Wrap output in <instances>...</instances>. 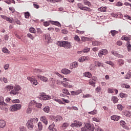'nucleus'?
Wrapping results in <instances>:
<instances>
[{
    "instance_id": "f257e3e1",
    "label": "nucleus",
    "mask_w": 131,
    "mask_h": 131,
    "mask_svg": "<svg viewBox=\"0 0 131 131\" xmlns=\"http://www.w3.org/2000/svg\"><path fill=\"white\" fill-rule=\"evenodd\" d=\"M57 44L59 47H62V48H64V49H71L72 48L71 42L67 41H58Z\"/></svg>"
},
{
    "instance_id": "f03ea898",
    "label": "nucleus",
    "mask_w": 131,
    "mask_h": 131,
    "mask_svg": "<svg viewBox=\"0 0 131 131\" xmlns=\"http://www.w3.org/2000/svg\"><path fill=\"white\" fill-rule=\"evenodd\" d=\"M81 131H94L95 129L94 127H92V125L90 124L87 123L86 124L84 127H82L81 129Z\"/></svg>"
},
{
    "instance_id": "7ed1b4c3",
    "label": "nucleus",
    "mask_w": 131,
    "mask_h": 131,
    "mask_svg": "<svg viewBox=\"0 0 131 131\" xmlns=\"http://www.w3.org/2000/svg\"><path fill=\"white\" fill-rule=\"evenodd\" d=\"M21 105L20 104H15L10 107V110L12 112H15V111H18L21 109Z\"/></svg>"
},
{
    "instance_id": "20e7f679",
    "label": "nucleus",
    "mask_w": 131,
    "mask_h": 131,
    "mask_svg": "<svg viewBox=\"0 0 131 131\" xmlns=\"http://www.w3.org/2000/svg\"><path fill=\"white\" fill-rule=\"evenodd\" d=\"M108 54V50L107 49H101L98 52V57L99 58H103V55H107Z\"/></svg>"
},
{
    "instance_id": "39448f33",
    "label": "nucleus",
    "mask_w": 131,
    "mask_h": 131,
    "mask_svg": "<svg viewBox=\"0 0 131 131\" xmlns=\"http://www.w3.org/2000/svg\"><path fill=\"white\" fill-rule=\"evenodd\" d=\"M40 100H43V101H47V100H51V96L47 95L46 94H41L39 96Z\"/></svg>"
},
{
    "instance_id": "423d86ee",
    "label": "nucleus",
    "mask_w": 131,
    "mask_h": 131,
    "mask_svg": "<svg viewBox=\"0 0 131 131\" xmlns=\"http://www.w3.org/2000/svg\"><path fill=\"white\" fill-rule=\"evenodd\" d=\"M78 7L83 11H87L88 12H91V11L90 8L83 7V5L81 4H78Z\"/></svg>"
},
{
    "instance_id": "0eeeda50",
    "label": "nucleus",
    "mask_w": 131,
    "mask_h": 131,
    "mask_svg": "<svg viewBox=\"0 0 131 131\" xmlns=\"http://www.w3.org/2000/svg\"><path fill=\"white\" fill-rule=\"evenodd\" d=\"M120 125L123 128L127 129V130H128L129 129V127H128V126L126 125V123H125V121L123 120H121L120 121Z\"/></svg>"
},
{
    "instance_id": "6e6552de",
    "label": "nucleus",
    "mask_w": 131,
    "mask_h": 131,
    "mask_svg": "<svg viewBox=\"0 0 131 131\" xmlns=\"http://www.w3.org/2000/svg\"><path fill=\"white\" fill-rule=\"evenodd\" d=\"M82 125V123L79 122V121H75L74 123H73L71 126L72 127H79L80 126H81Z\"/></svg>"
},
{
    "instance_id": "1a4fd4ad",
    "label": "nucleus",
    "mask_w": 131,
    "mask_h": 131,
    "mask_svg": "<svg viewBox=\"0 0 131 131\" xmlns=\"http://www.w3.org/2000/svg\"><path fill=\"white\" fill-rule=\"evenodd\" d=\"M38 78L40 79L41 81H43V82H48L49 81V79L47 78L46 77H45L43 76H41L40 75H37Z\"/></svg>"
},
{
    "instance_id": "9d476101",
    "label": "nucleus",
    "mask_w": 131,
    "mask_h": 131,
    "mask_svg": "<svg viewBox=\"0 0 131 131\" xmlns=\"http://www.w3.org/2000/svg\"><path fill=\"white\" fill-rule=\"evenodd\" d=\"M27 127L29 129H32L33 128L34 125L33 123L32 122L31 120H29L27 123Z\"/></svg>"
},
{
    "instance_id": "9b49d317",
    "label": "nucleus",
    "mask_w": 131,
    "mask_h": 131,
    "mask_svg": "<svg viewBox=\"0 0 131 131\" xmlns=\"http://www.w3.org/2000/svg\"><path fill=\"white\" fill-rule=\"evenodd\" d=\"M89 59H90V58L88 56H81L79 58L78 61L80 62V63H82L85 61H89Z\"/></svg>"
},
{
    "instance_id": "f8f14e48",
    "label": "nucleus",
    "mask_w": 131,
    "mask_h": 131,
    "mask_svg": "<svg viewBox=\"0 0 131 131\" xmlns=\"http://www.w3.org/2000/svg\"><path fill=\"white\" fill-rule=\"evenodd\" d=\"M27 79L28 80H29L30 82H32L34 85H37V80H35V79H33L31 77H28Z\"/></svg>"
},
{
    "instance_id": "ddd939ff",
    "label": "nucleus",
    "mask_w": 131,
    "mask_h": 131,
    "mask_svg": "<svg viewBox=\"0 0 131 131\" xmlns=\"http://www.w3.org/2000/svg\"><path fill=\"white\" fill-rule=\"evenodd\" d=\"M44 36L45 37V41L49 43V42L51 41V36L50 35V34L49 33L46 34L44 35Z\"/></svg>"
},
{
    "instance_id": "4468645a",
    "label": "nucleus",
    "mask_w": 131,
    "mask_h": 131,
    "mask_svg": "<svg viewBox=\"0 0 131 131\" xmlns=\"http://www.w3.org/2000/svg\"><path fill=\"white\" fill-rule=\"evenodd\" d=\"M40 121L43 122V123L45 124V125H48V119L45 116H42L40 118Z\"/></svg>"
},
{
    "instance_id": "2eb2a0df",
    "label": "nucleus",
    "mask_w": 131,
    "mask_h": 131,
    "mask_svg": "<svg viewBox=\"0 0 131 131\" xmlns=\"http://www.w3.org/2000/svg\"><path fill=\"white\" fill-rule=\"evenodd\" d=\"M61 72L62 74H70L71 73V71L68 70V69H63L61 70Z\"/></svg>"
},
{
    "instance_id": "dca6fc26",
    "label": "nucleus",
    "mask_w": 131,
    "mask_h": 131,
    "mask_svg": "<svg viewBox=\"0 0 131 131\" xmlns=\"http://www.w3.org/2000/svg\"><path fill=\"white\" fill-rule=\"evenodd\" d=\"M71 69H73V68H77L78 67V62L74 61L71 64Z\"/></svg>"
},
{
    "instance_id": "f3484780",
    "label": "nucleus",
    "mask_w": 131,
    "mask_h": 131,
    "mask_svg": "<svg viewBox=\"0 0 131 131\" xmlns=\"http://www.w3.org/2000/svg\"><path fill=\"white\" fill-rule=\"evenodd\" d=\"M111 119H112V120H114V121H118V120L120 119V116L114 115L111 117Z\"/></svg>"
},
{
    "instance_id": "a211bd4d",
    "label": "nucleus",
    "mask_w": 131,
    "mask_h": 131,
    "mask_svg": "<svg viewBox=\"0 0 131 131\" xmlns=\"http://www.w3.org/2000/svg\"><path fill=\"white\" fill-rule=\"evenodd\" d=\"M7 104H6L4 102H3L2 104L0 105V109L1 110H7V109H8V108H7Z\"/></svg>"
},
{
    "instance_id": "6ab92c4d",
    "label": "nucleus",
    "mask_w": 131,
    "mask_h": 131,
    "mask_svg": "<svg viewBox=\"0 0 131 131\" xmlns=\"http://www.w3.org/2000/svg\"><path fill=\"white\" fill-rule=\"evenodd\" d=\"M94 64L96 67H101H101H103V63L98 61H95Z\"/></svg>"
},
{
    "instance_id": "aec40b11",
    "label": "nucleus",
    "mask_w": 131,
    "mask_h": 131,
    "mask_svg": "<svg viewBox=\"0 0 131 131\" xmlns=\"http://www.w3.org/2000/svg\"><path fill=\"white\" fill-rule=\"evenodd\" d=\"M6 126V122L4 120H0V127L3 128Z\"/></svg>"
},
{
    "instance_id": "412c9836",
    "label": "nucleus",
    "mask_w": 131,
    "mask_h": 131,
    "mask_svg": "<svg viewBox=\"0 0 131 131\" xmlns=\"http://www.w3.org/2000/svg\"><path fill=\"white\" fill-rule=\"evenodd\" d=\"M122 40H126V41H129L130 40V37H127L126 36H123L121 37Z\"/></svg>"
},
{
    "instance_id": "4be33fe9",
    "label": "nucleus",
    "mask_w": 131,
    "mask_h": 131,
    "mask_svg": "<svg viewBox=\"0 0 131 131\" xmlns=\"http://www.w3.org/2000/svg\"><path fill=\"white\" fill-rule=\"evenodd\" d=\"M63 94H65L66 95H67L68 96H70V93H69V91H68V90L66 89H63L62 91Z\"/></svg>"
},
{
    "instance_id": "5701e85b",
    "label": "nucleus",
    "mask_w": 131,
    "mask_h": 131,
    "mask_svg": "<svg viewBox=\"0 0 131 131\" xmlns=\"http://www.w3.org/2000/svg\"><path fill=\"white\" fill-rule=\"evenodd\" d=\"M89 82L90 85H92V86H95V84H96V82H94L93 79H90L89 81Z\"/></svg>"
},
{
    "instance_id": "b1692460",
    "label": "nucleus",
    "mask_w": 131,
    "mask_h": 131,
    "mask_svg": "<svg viewBox=\"0 0 131 131\" xmlns=\"http://www.w3.org/2000/svg\"><path fill=\"white\" fill-rule=\"evenodd\" d=\"M61 120H63V117L61 116H57L55 118V121L57 122V121H61Z\"/></svg>"
},
{
    "instance_id": "393cba45",
    "label": "nucleus",
    "mask_w": 131,
    "mask_h": 131,
    "mask_svg": "<svg viewBox=\"0 0 131 131\" xmlns=\"http://www.w3.org/2000/svg\"><path fill=\"white\" fill-rule=\"evenodd\" d=\"M120 97L121 99H124V98H127V94L121 93L120 94Z\"/></svg>"
},
{
    "instance_id": "a878e982",
    "label": "nucleus",
    "mask_w": 131,
    "mask_h": 131,
    "mask_svg": "<svg viewBox=\"0 0 131 131\" xmlns=\"http://www.w3.org/2000/svg\"><path fill=\"white\" fill-rule=\"evenodd\" d=\"M84 75L85 77H88L89 78H91V77H92V74L90 72L85 73Z\"/></svg>"
},
{
    "instance_id": "bb28decb",
    "label": "nucleus",
    "mask_w": 131,
    "mask_h": 131,
    "mask_svg": "<svg viewBox=\"0 0 131 131\" xmlns=\"http://www.w3.org/2000/svg\"><path fill=\"white\" fill-rule=\"evenodd\" d=\"M30 120L32 121V122H34V123H37L38 121V119H37V118H34L30 119Z\"/></svg>"
},
{
    "instance_id": "cd10ccee",
    "label": "nucleus",
    "mask_w": 131,
    "mask_h": 131,
    "mask_svg": "<svg viewBox=\"0 0 131 131\" xmlns=\"http://www.w3.org/2000/svg\"><path fill=\"white\" fill-rule=\"evenodd\" d=\"M43 111L45 112L46 113H49L50 112V107L48 106H46L43 108Z\"/></svg>"
},
{
    "instance_id": "c85d7f7f",
    "label": "nucleus",
    "mask_w": 131,
    "mask_h": 131,
    "mask_svg": "<svg viewBox=\"0 0 131 131\" xmlns=\"http://www.w3.org/2000/svg\"><path fill=\"white\" fill-rule=\"evenodd\" d=\"M118 63L120 66H122L124 64V60L122 59H119Z\"/></svg>"
},
{
    "instance_id": "c756f323",
    "label": "nucleus",
    "mask_w": 131,
    "mask_h": 131,
    "mask_svg": "<svg viewBox=\"0 0 131 131\" xmlns=\"http://www.w3.org/2000/svg\"><path fill=\"white\" fill-rule=\"evenodd\" d=\"M38 129L39 130H42V123H41V122H39L38 123Z\"/></svg>"
},
{
    "instance_id": "7c9ffc66",
    "label": "nucleus",
    "mask_w": 131,
    "mask_h": 131,
    "mask_svg": "<svg viewBox=\"0 0 131 131\" xmlns=\"http://www.w3.org/2000/svg\"><path fill=\"white\" fill-rule=\"evenodd\" d=\"M55 123H53L52 124H51L50 125H49L48 128L49 129H50V130H52L53 129L55 128Z\"/></svg>"
},
{
    "instance_id": "2f4dec72",
    "label": "nucleus",
    "mask_w": 131,
    "mask_h": 131,
    "mask_svg": "<svg viewBox=\"0 0 131 131\" xmlns=\"http://www.w3.org/2000/svg\"><path fill=\"white\" fill-rule=\"evenodd\" d=\"M54 101L55 102H57V103H59V104H60V105H63V102H62V100H61V99H59L58 98L57 99H54Z\"/></svg>"
},
{
    "instance_id": "473e14b6",
    "label": "nucleus",
    "mask_w": 131,
    "mask_h": 131,
    "mask_svg": "<svg viewBox=\"0 0 131 131\" xmlns=\"http://www.w3.org/2000/svg\"><path fill=\"white\" fill-rule=\"evenodd\" d=\"M98 11H99V12H106V8L101 7L98 8Z\"/></svg>"
},
{
    "instance_id": "72a5a7b5",
    "label": "nucleus",
    "mask_w": 131,
    "mask_h": 131,
    "mask_svg": "<svg viewBox=\"0 0 131 131\" xmlns=\"http://www.w3.org/2000/svg\"><path fill=\"white\" fill-rule=\"evenodd\" d=\"M112 100V101H113L114 104H115V103H117V102H118V98L115 96L113 97Z\"/></svg>"
},
{
    "instance_id": "f704fd0d",
    "label": "nucleus",
    "mask_w": 131,
    "mask_h": 131,
    "mask_svg": "<svg viewBox=\"0 0 131 131\" xmlns=\"http://www.w3.org/2000/svg\"><path fill=\"white\" fill-rule=\"evenodd\" d=\"M117 107L118 110H119L120 111H122V110H123V106H122V105L121 104H118L117 105Z\"/></svg>"
},
{
    "instance_id": "c9c22d12",
    "label": "nucleus",
    "mask_w": 131,
    "mask_h": 131,
    "mask_svg": "<svg viewBox=\"0 0 131 131\" xmlns=\"http://www.w3.org/2000/svg\"><path fill=\"white\" fill-rule=\"evenodd\" d=\"M69 124H68V123H64L62 125V127L63 129H66V128H67L68 126H69Z\"/></svg>"
},
{
    "instance_id": "e433bc0d",
    "label": "nucleus",
    "mask_w": 131,
    "mask_h": 131,
    "mask_svg": "<svg viewBox=\"0 0 131 131\" xmlns=\"http://www.w3.org/2000/svg\"><path fill=\"white\" fill-rule=\"evenodd\" d=\"M90 48L85 47L84 49L82 50V52L83 53H89V52H90Z\"/></svg>"
},
{
    "instance_id": "4c0bfd02",
    "label": "nucleus",
    "mask_w": 131,
    "mask_h": 131,
    "mask_svg": "<svg viewBox=\"0 0 131 131\" xmlns=\"http://www.w3.org/2000/svg\"><path fill=\"white\" fill-rule=\"evenodd\" d=\"M69 82L67 81H63L62 83V85L64 88H68Z\"/></svg>"
},
{
    "instance_id": "58836bf2",
    "label": "nucleus",
    "mask_w": 131,
    "mask_h": 131,
    "mask_svg": "<svg viewBox=\"0 0 131 131\" xmlns=\"http://www.w3.org/2000/svg\"><path fill=\"white\" fill-rule=\"evenodd\" d=\"M49 22H52V24L54 25H56V26H61V24L58 21H52L51 20L49 21Z\"/></svg>"
},
{
    "instance_id": "ea45409f",
    "label": "nucleus",
    "mask_w": 131,
    "mask_h": 131,
    "mask_svg": "<svg viewBox=\"0 0 131 131\" xmlns=\"http://www.w3.org/2000/svg\"><path fill=\"white\" fill-rule=\"evenodd\" d=\"M111 33L113 36H115L116 34H117V33H118V31L115 30H112L111 31Z\"/></svg>"
},
{
    "instance_id": "a19ab883",
    "label": "nucleus",
    "mask_w": 131,
    "mask_h": 131,
    "mask_svg": "<svg viewBox=\"0 0 131 131\" xmlns=\"http://www.w3.org/2000/svg\"><path fill=\"white\" fill-rule=\"evenodd\" d=\"M10 93V95H17L18 94V92L15 89L11 91Z\"/></svg>"
},
{
    "instance_id": "79ce46f5",
    "label": "nucleus",
    "mask_w": 131,
    "mask_h": 131,
    "mask_svg": "<svg viewBox=\"0 0 131 131\" xmlns=\"http://www.w3.org/2000/svg\"><path fill=\"white\" fill-rule=\"evenodd\" d=\"M29 31H30V32H31V33H35V32H36L35 29H34V28H33V27H31L29 29Z\"/></svg>"
},
{
    "instance_id": "37998d69",
    "label": "nucleus",
    "mask_w": 131,
    "mask_h": 131,
    "mask_svg": "<svg viewBox=\"0 0 131 131\" xmlns=\"http://www.w3.org/2000/svg\"><path fill=\"white\" fill-rule=\"evenodd\" d=\"M14 89L18 92L19 91H21V87L19 85H15L14 86Z\"/></svg>"
},
{
    "instance_id": "c03bdc74",
    "label": "nucleus",
    "mask_w": 131,
    "mask_h": 131,
    "mask_svg": "<svg viewBox=\"0 0 131 131\" xmlns=\"http://www.w3.org/2000/svg\"><path fill=\"white\" fill-rule=\"evenodd\" d=\"M88 113H89V114H91L92 115H95L97 114V113H98V112H97V110H95L93 111L89 112Z\"/></svg>"
},
{
    "instance_id": "a18cd8bd",
    "label": "nucleus",
    "mask_w": 131,
    "mask_h": 131,
    "mask_svg": "<svg viewBox=\"0 0 131 131\" xmlns=\"http://www.w3.org/2000/svg\"><path fill=\"white\" fill-rule=\"evenodd\" d=\"M124 115L125 116H127L128 117H129L130 116H131V113H129L128 111H126L125 112H124Z\"/></svg>"
},
{
    "instance_id": "49530a36",
    "label": "nucleus",
    "mask_w": 131,
    "mask_h": 131,
    "mask_svg": "<svg viewBox=\"0 0 131 131\" xmlns=\"http://www.w3.org/2000/svg\"><path fill=\"white\" fill-rule=\"evenodd\" d=\"M127 47L128 52H130L131 45L129 43V41H127Z\"/></svg>"
},
{
    "instance_id": "de8ad7c7",
    "label": "nucleus",
    "mask_w": 131,
    "mask_h": 131,
    "mask_svg": "<svg viewBox=\"0 0 131 131\" xmlns=\"http://www.w3.org/2000/svg\"><path fill=\"white\" fill-rule=\"evenodd\" d=\"M83 3L84 5H87V6H91V2H89L88 0H83Z\"/></svg>"
},
{
    "instance_id": "09e8293b",
    "label": "nucleus",
    "mask_w": 131,
    "mask_h": 131,
    "mask_svg": "<svg viewBox=\"0 0 131 131\" xmlns=\"http://www.w3.org/2000/svg\"><path fill=\"white\" fill-rule=\"evenodd\" d=\"M93 120L94 121H96V122H100L101 121V120H100L99 118H96V117H94L93 118Z\"/></svg>"
},
{
    "instance_id": "8fccbe9b",
    "label": "nucleus",
    "mask_w": 131,
    "mask_h": 131,
    "mask_svg": "<svg viewBox=\"0 0 131 131\" xmlns=\"http://www.w3.org/2000/svg\"><path fill=\"white\" fill-rule=\"evenodd\" d=\"M105 63L106 64H108L109 65H111V66H112V67H114V63H113V62H112V61H105Z\"/></svg>"
},
{
    "instance_id": "3c124183",
    "label": "nucleus",
    "mask_w": 131,
    "mask_h": 131,
    "mask_svg": "<svg viewBox=\"0 0 131 131\" xmlns=\"http://www.w3.org/2000/svg\"><path fill=\"white\" fill-rule=\"evenodd\" d=\"M30 16V14H29V12H26L25 13V18H26V19H28V18H29Z\"/></svg>"
},
{
    "instance_id": "603ef678",
    "label": "nucleus",
    "mask_w": 131,
    "mask_h": 131,
    "mask_svg": "<svg viewBox=\"0 0 131 131\" xmlns=\"http://www.w3.org/2000/svg\"><path fill=\"white\" fill-rule=\"evenodd\" d=\"M27 36L28 37H29V38H30V39H32V40H33L34 37H33V36L32 35H31V34L29 33L27 34Z\"/></svg>"
},
{
    "instance_id": "864d4df0",
    "label": "nucleus",
    "mask_w": 131,
    "mask_h": 131,
    "mask_svg": "<svg viewBox=\"0 0 131 131\" xmlns=\"http://www.w3.org/2000/svg\"><path fill=\"white\" fill-rule=\"evenodd\" d=\"M95 131H102V129L101 127H99V126H95Z\"/></svg>"
},
{
    "instance_id": "5fc2aeb1",
    "label": "nucleus",
    "mask_w": 131,
    "mask_h": 131,
    "mask_svg": "<svg viewBox=\"0 0 131 131\" xmlns=\"http://www.w3.org/2000/svg\"><path fill=\"white\" fill-rule=\"evenodd\" d=\"M74 39L77 41H80V38H79V37L76 35H75Z\"/></svg>"
},
{
    "instance_id": "6e6d98bb",
    "label": "nucleus",
    "mask_w": 131,
    "mask_h": 131,
    "mask_svg": "<svg viewBox=\"0 0 131 131\" xmlns=\"http://www.w3.org/2000/svg\"><path fill=\"white\" fill-rule=\"evenodd\" d=\"M6 89H8V90H13V89H14V86H13V85H7Z\"/></svg>"
},
{
    "instance_id": "4d7b16f0",
    "label": "nucleus",
    "mask_w": 131,
    "mask_h": 131,
    "mask_svg": "<svg viewBox=\"0 0 131 131\" xmlns=\"http://www.w3.org/2000/svg\"><path fill=\"white\" fill-rule=\"evenodd\" d=\"M41 106H42V104L40 103H36V107H37V108H41Z\"/></svg>"
},
{
    "instance_id": "13d9d810",
    "label": "nucleus",
    "mask_w": 131,
    "mask_h": 131,
    "mask_svg": "<svg viewBox=\"0 0 131 131\" xmlns=\"http://www.w3.org/2000/svg\"><path fill=\"white\" fill-rule=\"evenodd\" d=\"M7 3L8 4V5H10L11 3L12 4H15V1L14 0H8Z\"/></svg>"
},
{
    "instance_id": "bf43d9fd",
    "label": "nucleus",
    "mask_w": 131,
    "mask_h": 131,
    "mask_svg": "<svg viewBox=\"0 0 131 131\" xmlns=\"http://www.w3.org/2000/svg\"><path fill=\"white\" fill-rule=\"evenodd\" d=\"M81 90H78L76 91H75V94L76 96H77V95H79L81 93Z\"/></svg>"
},
{
    "instance_id": "052dcab7",
    "label": "nucleus",
    "mask_w": 131,
    "mask_h": 131,
    "mask_svg": "<svg viewBox=\"0 0 131 131\" xmlns=\"http://www.w3.org/2000/svg\"><path fill=\"white\" fill-rule=\"evenodd\" d=\"M3 52L5 53H9V50H8V49H7L6 48H4L3 49Z\"/></svg>"
},
{
    "instance_id": "680f3d73",
    "label": "nucleus",
    "mask_w": 131,
    "mask_h": 131,
    "mask_svg": "<svg viewBox=\"0 0 131 131\" xmlns=\"http://www.w3.org/2000/svg\"><path fill=\"white\" fill-rule=\"evenodd\" d=\"M116 6L117 7H121L122 6V3L120 2H117V3L116 4Z\"/></svg>"
},
{
    "instance_id": "e2e57ef3",
    "label": "nucleus",
    "mask_w": 131,
    "mask_h": 131,
    "mask_svg": "<svg viewBox=\"0 0 131 131\" xmlns=\"http://www.w3.org/2000/svg\"><path fill=\"white\" fill-rule=\"evenodd\" d=\"M107 92H108V93H109L110 94H113V93H114V92L113 91V89H110V88H109V89L107 90Z\"/></svg>"
},
{
    "instance_id": "0e129e2a",
    "label": "nucleus",
    "mask_w": 131,
    "mask_h": 131,
    "mask_svg": "<svg viewBox=\"0 0 131 131\" xmlns=\"http://www.w3.org/2000/svg\"><path fill=\"white\" fill-rule=\"evenodd\" d=\"M10 65L9 64H6L4 66V69L5 70H8L9 69V67Z\"/></svg>"
},
{
    "instance_id": "69168bd1",
    "label": "nucleus",
    "mask_w": 131,
    "mask_h": 131,
    "mask_svg": "<svg viewBox=\"0 0 131 131\" xmlns=\"http://www.w3.org/2000/svg\"><path fill=\"white\" fill-rule=\"evenodd\" d=\"M91 97H92V96H91L90 94H85L83 95V98H90Z\"/></svg>"
},
{
    "instance_id": "338daca9",
    "label": "nucleus",
    "mask_w": 131,
    "mask_h": 131,
    "mask_svg": "<svg viewBox=\"0 0 131 131\" xmlns=\"http://www.w3.org/2000/svg\"><path fill=\"white\" fill-rule=\"evenodd\" d=\"M31 111H32L31 108L29 107V108H28L27 110V113H28V114H30V113H31Z\"/></svg>"
},
{
    "instance_id": "774afa93",
    "label": "nucleus",
    "mask_w": 131,
    "mask_h": 131,
    "mask_svg": "<svg viewBox=\"0 0 131 131\" xmlns=\"http://www.w3.org/2000/svg\"><path fill=\"white\" fill-rule=\"evenodd\" d=\"M93 45L94 46H99L100 45V42H98V41H95L93 42Z\"/></svg>"
}]
</instances>
